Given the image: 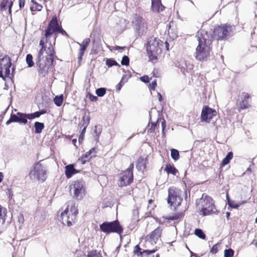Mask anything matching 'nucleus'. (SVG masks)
<instances>
[{
	"label": "nucleus",
	"instance_id": "obj_46",
	"mask_svg": "<svg viewBox=\"0 0 257 257\" xmlns=\"http://www.w3.org/2000/svg\"><path fill=\"white\" fill-rule=\"evenodd\" d=\"M27 116H28V119H33L35 118L40 117L39 114L38 113V111H36L34 113H27Z\"/></svg>",
	"mask_w": 257,
	"mask_h": 257
},
{
	"label": "nucleus",
	"instance_id": "obj_38",
	"mask_svg": "<svg viewBox=\"0 0 257 257\" xmlns=\"http://www.w3.org/2000/svg\"><path fill=\"white\" fill-rule=\"evenodd\" d=\"M106 93V89L105 88L101 87L96 90V94L99 97L103 96Z\"/></svg>",
	"mask_w": 257,
	"mask_h": 257
},
{
	"label": "nucleus",
	"instance_id": "obj_64",
	"mask_svg": "<svg viewBox=\"0 0 257 257\" xmlns=\"http://www.w3.org/2000/svg\"><path fill=\"white\" fill-rule=\"evenodd\" d=\"M124 47H120V46H116L114 47V49L115 50H123L124 49Z\"/></svg>",
	"mask_w": 257,
	"mask_h": 257
},
{
	"label": "nucleus",
	"instance_id": "obj_20",
	"mask_svg": "<svg viewBox=\"0 0 257 257\" xmlns=\"http://www.w3.org/2000/svg\"><path fill=\"white\" fill-rule=\"evenodd\" d=\"M15 116V122L26 124L28 122V116L27 113L18 112L14 114Z\"/></svg>",
	"mask_w": 257,
	"mask_h": 257
},
{
	"label": "nucleus",
	"instance_id": "obj_56",
	"mask_svg": "<svg viewBox=\"0 0 257 257\" xmlns=\"http://www.w3.org/2000/svg\"><path fill=\"white\" fill-rule=\"evenodd\" d=\"M127 77V75H123L122 76V77L121 78L120 82H122L123 84H124L125 83H126L127 81L128 77Z\"/></svg>",
	"mask_w": 257,
	"mask_h": 257
},
{
	"label": "nucleus",
	"instance_id": "obj_23",
	"mask_svg": "<svg viewBox=\"0 0 257 257\" xmlns=\"http://www.w3.org/2000/svg\"><path fill=\"white\" fill-rule=\"evenodd\" d=\"M13 3L12 1L10 0H3L1 4V9L2 10L6 11L7 10V7L9 8V12L10 13H11V9L13 6Z\"/></svg>",
	"mask_w": 257,
	"mask_h": 257
},
{
	"label": "nucleus",
	"instance_id": "obj_26",
	"mask_svg": "<svg viewBox=\"0 0 257 257\" xmlns=\"http://www.w3.org/2000/svg\"><path fill=\"white\" fill-rule=\"evenodd\" d=\"M48 26L49 27V28L54 29L56 31H58L59 26L57 18L56 17L53 18L50 21Z\"/></svg>",
	"mask_w": 257,
	"mask_h": 257
},
{
	"label": "nucleus",
	"instance_id": "obj_34",
	"mask_svg": "<svg viewBox=\"0 0 257 257\" xmlns=\"http://www.w3.org/2000/svg\"><path fill=\"white\" fill-rule=\"evenodd\" d=\"M26 60L29 67H31L34 66V63L33 61V56L31 54H29L27 55Z\"/></svg>",
	"mask_w": 257,
	"mask_h": 257
},
{
	"label": "nucleus",
	"instance_id": "obj_40",
	"mask_svg": "<svg viewBox=\"0 0 257 257\" xmlns=\"http://www.w3.org/2000/svg\"><path fill=\"white\" fill-rule=\"evenodd\" d=\"M6 209L0 205V219H2V223H4L6 220Z\"/></svg>",
	"mask_w": 257,
	"mask_h": 257
},
{
	"label": "nucleus",
	"instance_id": "obj_1",
	"mask_svg": "<svg viewBox=\"0 0 257 257\" xmlns=\"http://www.w3.org/2000/svg\"><path fill=\"white\" fill-rule=\"evenodd\" d=\"M198 45L196 48L194 56L199 61L208 60L211 51L212 37L210 33L204 30L199 31L196 34Z\"/></svg>",
	"mask_w": 257,
	"mask_h": 257
},
{
	"label": "nucleus",
	"instance_id": "obj_45",
	"mask_svg": "<svg viewBox=\"0 0 257 257\" xmlns=\"http://www.w3.org/2000/svg\"><path fill=\"white\" fill-rule=\"evenodd\" d=\"M121 64L122 65L128 66L130 64V59L127 56H123L121 61Z\"/></svg>",
	"mask_w": 257,
	"mask_h": 257
},
{
	"label": "nucleus",
	"instance_id": "obj_33",
	"mask_svg": "<svg viewBox=\"0 0 257 257\" xmlns=\"http://www.w3.org/2000/svg\"><path fill=\"white\" fill-rule=\"evenodd\" d=\"M194 233L198 237L203 239H205L206 235L202 229L199 228H196L195 230Z\"/></svg>",
	"mask_w": 257,
	"mask_h": 257
},
{
	"label": "nucleus",
	"instance_id": "obj_37",
	"mask_svg": "<svg viewBox=\"0 0 257 257\" xmlns=\"http://www.w3.org/2000/svg\"><path fill=\"white\" fill-rule=\"evenodd\" d=\"M55 30L54 29L49 28V27H47V29L45 30V37L46 38H49L52 34L56 32Z\"/></svg>",
	"mask_w": 257,
	"mask_h": 257
},
{
	"label": "nucleus",
	"instance_id": "obj_35",
	"mask_svg": "<svg viewBox=\"0 0 257 257\" xmlns=\"http://www.w3.org/2000/svg\"><path fill=\"white\" fill-rule=\"evenodd\" d=\"M40 45L41 46V49L39 51L38 55L42 56L44 51H46V48L45 46V42L43 39L40 41Z\"/></svg>",
	"mask_w": 257,
	"mask_h": 257
},
{
	"label": "nucleus",
	"instance_id": "obj_25",
	"mask_svg": "<svg viewBox=\"0 0 257 257\" xmlns=\"http://www.w3.org/2000/svg\"><path fill=\"white\" fill-rule=\"evenodd\" d=\"M165 170L168 174H171L174 175H176L178 173V171L176 169V168L171 164H167L166 165Z\"/></svg>",
	"mask_w": 257,
	"mask_h": 257
},
{
	"label": "nucleus",
	"instance_id": "obj_24",
	"mask_svg": "<svg viewBox=\"0 0 257 257\" xmlns=\"http://www.w3.org/2000/svg\"><path fill=\"white\" fill-rule=\"evenodd\" d=\"M179 66H180V68H181L182 73L184 74H185L186 72H188L189 70H191V69H192L193 67V66L192 64H190L189 63H188L187 64L186 61L183 62Z\"/></svg>",
	"mask_w": 257,
	"mask_h": 257
},
{
	"label": "nucleus",
	"instance_id": "obj_14",
	"mask_svg": "<svg viewBox=\"0 0 257 257\" xmlns=\"http://www.w3.org/2000/svg\"><path fill=\"white\" fill-rule=\"evenodd\" d=\"M163 46V43L162 41L156 38H151L148 41L147 51L161 52V49Z\"/></svg>",
	"mask_w": 257,
	"mask_h": 257
},
{
	"label": "nucleus",
	"instance_id": "obj_57",
	"mask_svg": "<svg viewBox=\"0 0 257 257\" xmlns=\"http://www.w3.org/2000/svg\"><path fill=\"white\" fill-rule=\"evenodd\" d=\"M56 32H59L61 33L63 35H67L66 32L61 27H59V29Z\"/></svg>",
	"mask_w": 257,
	"mask_h": 257
},
{
	"label": "nucleus",
	"instance_id": "obj_13",
	"mask_svg": "<svg viewBox=\"0 0 257 257\" xmlns=\"http://www.w3.org/2000/svg\"><path fill=\"white\" fill-rule=\"evenodd\" d=\"M148 30V24L145 20L141 17H137L135 19V31L139 36L145 35Z\"/></svg>",
	"mask_w": 257,
	"mask_h": 257
},
{
	"label": "nucleus",
	"instance_id": "obj_27",
	"mask_svg": "<svg viewBox=\"0 0 257 257\" xmlns=\"http://www.w3.org/2000/svg\"><path fill=\"white\" fill-rule=\"evenodd\" d=\"M35 132L36 134H40L42 130L44 128L45 125L44 123L39 121H36L34 123Z\"/></svg>",
	"mask_w": 257,
	"mask_h": 257
},
{
	"label": "nucleus",
	"instance_id": "obj_63",
	"mask_svg": "<svg viewBox=\"0 0 257 257\" xmlns=\"http://www.w3.org/2000/svg\"><path fill=\"white\" fill-rule=\"evenodd\" d=\"M90 99L92 101H95L97 99V98L96 96H91L90 97Z\"/></svg>",
	"mask_w": 257,
	"mask_h": 257
},
{
	"label": "nucleus",
	"instance_id": "obj_29",
	"mask_svg": "<svg viewBox=\"0 0 257 257\" xmlns=\"http://www.w3.org/2000/svg\"><path fill=\"white\" fill-rule=\"evenodd\" d=\"M233 158V153L232 152H230L228 153L226 157L223 159V160L222 161V165L225 166L227 164H228L230 161Z\"/></svg>",
	"mask_w": 257,
	"mask_h": 257
},
{
	"label": "nucleus",
	"instance_id": "obj_2",
	"mask_svg": "<svg viewBox=\"0 0 257 257\" xmlns=\"http://www.w3.org/2000/svg\"><path fill=\"white\" fill-rule=\"evenodd\" d=\"M48 50L50 53L48 54L44 59V57L38 55L36 64L38 67L39 75L42 77H45L48 73L50 68L53 64L54 52L53 49L49 47Z\"/></svg>",
	"mask_w": 257,
	"mask_h": 257
},
{
	"label": "nucleus",
	"instance_id": "obj_52",
	"mask_svg": "<svg viewBox=\"0 0 257 257\" xmlns=\"http://www.w3.org/2000/svg\"><path fill=\"white\" fill-rule=\"evenodd\" d=\"M12 122H15V116L14 114H11L10 119L6 122V124L9 125Z\"/></svg>",
	"mask_w": 257,
	"mask_h": 257
},
{
	"label": "nucleus",
	"instance_id": "obj_36",
	"mask_svg": "<svg viewBox=\"0 0 257 257\" xmlns=\"http://www.w3.org/2000/svg\"><path fill=\"white\" fill-rule=\"evenodd\" d=\"M136 167L139 170H141L144 169L145 168V165L144 164V161L143 159H139L137 164L136 165Z\"/></svg>",
	"mask_w": 257,
	"mask_h": 257
},
{
	"label": "nucleus",
	"instance_id": "obj_42",
	"mask_svg": "<svg viewBox=\"0 0 257 257\" xmlns=\"http://www.w3.org/2000/svg\"><path fill=\"white\" fill-rule=\"evenodd\" d=\"M87 257H102V256L96 250H93L88 252Z\"/></svg>",
	"mask_w": 257,
	"mask_h": 257
},
{
	"label": "nucleus",
	"instance_id": "obj_62",
	"mask_svg": "<svg viewBox=\"0 0 257 257\" xmlns=\"http://www.w3.org/2000/svg\"><path fill=\"white\" fill-rule=\"evenodd\" d=\"M81 127H83V129L82 130L81 132V134H83L85 135V132H86V129L87 128V126H80Z\"/></svg>",
	"mask_w": 257,
	"mask_h": 257
},
{
	"label": "nucleus",
	"instance_id": "obj_12",
	"mask_svg": "<svg viewBox=\"0 0 257 257\" xmlns=\"http://www.w3.org/2000/svg\"><path fill=\"white\" fill-rule=\"evenodd\" d=\"M162 229L160 227H158L147 236V239L145 243V247H150L157 243L159 238L161 237Z\"/></svg>",
	"mask_w": 257,
	"mask_h": 257
},
{
	"label": "nucleus",
	"instance_id": "obj_21",
	"mask_svg": "<svg viewBox=\"0 0 257 257\" xmlns=\"http://www.w3.org/2000/svg\"><path fill=\"white\" fill-rule=\"evenodd\" d=\"M95 149L92 148L90 149L88 152H86L85 154H83L78 160V162H80L82 164H84L86 162L89 161L92 157L91 155L95 153Z\"/></svg>",
	"mask_w": 257,
	"mask_h": 257
},
{
	"label": "nucleus",
	"instance_id": "obj_43",
	"mask_svg": "<svg viewBox=\"0 0 257 257\" xmlns=\"http://www.w3.org/2000/svg\"><path fill=\"white\" fill-rule=\"evenodd\" d=\"M149 57L152 61L157 60V55L161 52H147Z\"/></svg>",
	"mask_w": 257,
	"mask_h": 257
},
{
	"label": "nucleus",
	"instance_id": "obj_32",
	"mask_svg": "<svg viewBox=\"0 0 257 257\" xmlns=\"http://www.w3.org/2000/svg\"><path fill=\"white\" fill-rule=\"evenodd\" d=\"M171 156L175 161L178 160L179 159V151L176 149H172L171 150Z\"/></svg>",
	"mask_w": 257,
	"mask_h": 257
},
{
	"label": "nucleus",
	"instance_id": "obj_6",
	"mask_svg": "<svg viewBox=\"0 0 257 257\" xmlns=\"http://www.w3.org/2000/svg\"><path fill=\"white\" fill-rule=\"evenodd\" d=\"M232 35V27L226 24L216 27L213 31V38L217 40H224L228 39Z\"/></svg>",
	"mask_w": 257,
	"mask_h": 257
},
{
	"label": "nucleus",
	"instance_id": "obj_39",
	"mask_svg": "<svg viewBox=\"0 0 257 257\" xmlns=\"http://www.w3.org/2000/svg\"><path fill=\"white\" fill-rule=\"evenodd\" d=\"M234 251L231 248L226 249L224 250V257H233Z\"/></svg>",
	"mask_w": 257,
	"mask_h": 257
},
{
	"label": "nucleus",
	"instance_id": "obj_10",
	"mask_svg": "<svg viewBox=\"0 0 257 257\" xmlns=\"http://www.w3.org/2000/svg\"><path fill=\"white\" fill-rule=\"evenodd\" d=\"M180 190L178 188L170 187L168 190V203L175 207L180 205L183 200L180 196Z\"/></svg>",
	"mask_w": 257,
	"mask_h": 257
},
{
	"label": "nucleus",
	"instance_id": "obj_49",
	"mask_svg": "<svg viewBox=\"0 0 257 257\" xmlns=\"http://www.w3.org/2000/svg\"><path fill=\"white\" fill-rule=\"evenodd\" d=\"M140 80L144 83H149L150 82V78L148 75H144L140 77Z\"/></svg>",
	"mask_w": 257,
	"mask_h": 257
},
{
	"label": "nucleus",
	"instance_id": "obj_3",
	"mask_svg": "<svg viewBox=\"0 0 257 257\" xmlns=\"http://www.w3.org/2000/svg\"><path fill=\"white\" fill-rule=\"evenodd\" d=\"M78 214V209L73 201L68 203L67 207L63 211L60 216H58V220L63 224L71 226L76 219Z\"/></svg>",
	"mask_w": 257,
	"mask_h": 257
},
{
	"label": "nucleus",
	"instance_id": "obj_54",
	"mask_svg": "<svg viewBox=\"0 0 257 257\" xmlns=\"http://www.w3.org/2000/svg\"><path fill=\"white\" fill-rule=\"evenodd\" d=\"M157 86V81L155 80L150 84V89L151 90H155Z\"/></svg>",
	"mask_w": 257,
	"mask_h": 257
},
{
	"label": "nucleus",
	"instance_id": "obj_9",
	"mask_svg": "<svg viewBox=\"0 0 257 257\" xmlns=\"http://www.w3.org/2000/svg\"><path fill=\"white\" fill-rule=\"evenodd\" d=\"M70 192L74 198L81 199L85 195L84 183L80 180L73 182L70 186Z\"/></svg>",
	"mask_w": 257,
	"mask_h": 257
},
{
	"label": "nucleus",
	"instance_id": "obj_41",
	"mask_svg": "<svg viewBox=\"0 0 257 257\" xmlns=\"http://www.w3.org/2000/svg\"><path fill=\"white\" fill-rule=\"evenodd\" d=\"M101 127L100 126H95L94 133L95 134L94 137L97 140L99 138V136L101 133Z\"/></svg>",
	"mask_w": 257,
	"mask_h": 257
},
{
	"label": "nucleus",
	"instance_id": "obj_60",
	"mask_svg": "<svg viewBox=\"0 0 257 257\" xmlns=\"http://www.w3.org/2000/svg\"><path fill=\"white\" fill-rule=\"evenodd\" d=\"M162 127V131L164 132V130L166 127V121L165 120H163L161 123Z\"/></svg>",
	"mask_w": 257,
	"mask_h": 257
},
{
	"label": "nucleus",
	"instance_id": "obj_4",
	"mask_svg": "<svg viewBox=\"0 0 257 257\" xmlns=\"http://www.w3.org/2000/svg\"><path fill=\"white\" fill-rule=\"evenodd\" d=\"M196 205L203 216L208 215L217 211L213 199L205 194H202L201 198L196 200Z\"/></svg>",
	"mask_w": 257,
	"mask_h": 257
},
{
	"label": "nucleus",
	"instance_id": "obj_50",
	"mask_svg": "<svg viewBox=\"0 0 257 257\" xmlns=\"http://www.w3.org/2000/svg\"><path fill=\"white\" fill-rule=\"evenodd\" d=\"M218 245H219L218 243L214 244L211 248V249L210 250V252L214 253V254L217 253L218 252Z\"/></svg>",
	"mask_w": 257,
	"mask_h": 257
},
{
	"label": "nucleus",
	"instance_id": "obj_48",
	"mask_svg": "<svg viewBox=\"0 0 257 257\" xmlns=\"http://www.w3.org/2000/svg\"><path fill=\"white\" fill-rule=\"evenodd\" d=\"M157 250V249H153L151 250L147 249V250H144L143 251V252H144V254H145L147 255H148L149 254H151L152 253H153L155 252Z\"/></svg>",
	"mask_w": 257,
	"mask_h": 257
},
{
	"label": "nucleus",
	"instance_id": "obj_31",
	"mask_svg": "<svg viewBox=\"0 0 257 257\" xmlns=\"http://www.w3.org/2000/svg\"><path fill=\"white\" fill-rule=\"evenodd\" d=\"M106 65L108 67H111L113 66H120L115 60H114L112 58L106 59Z\"/></svg>",
	"mask_w": 257,
	"mask_h": 257
},
{
	"label": "nucleus",
	"instance_id": "obj_30",
	"mask_svg": "<svg viewBox=\"0 0 257 257\" xmlns=\"http://www.w3.org/2000/svg\"><path fill=\"white\" fill-rule=\"evenodd\" d=\"M63 101V96L61 95L60 96H56L54 98V102L57 106H60Z\"/></svg>",
	"mask_w": 257,
	"mask_h": 257
},
{
	"label": "nucleus",
	"instance_id": "obj_19",
	"mask_svg": "<svg viewBox=\"0 0 257 257\" xmlns=\"http://www.w3.org/2000/svg\"><path fill=\"white\" fill-rule=\"evenodd\" d=\"M78 172L79 171L75 169L74 164H69L65 167V174L68 179H70L73 175Z\"/></svg>",
	"mask_w": 257,
	"mask_h": 257
},
{
	"label": "nucleus",
	"instance_id": "obj_17",
	"mask_svg": "<svg viewBox=\"0 0 257 257\" xmlns=\"http://www.w3.org/2000/svg\"><path fill=\"white\" fill-rule=\"evenodd\" d=\"M90 42L89 38L85 39L82 43L80 44V48L79 52L78 63L80 64L82 59V56L84 55V52L87 47L89 45Z\"/></svg>",
	"mask_w": 257,
	"mask_h": 257
},
{
	"label": "nucleus",
	"instance_id": "obj_7",
	"mask_svg": "<svg viewBox=\"0 0 257 257\" xmlns=\"http://www.w3.org/2000/svg\"><path fill=\"white\" fill-rule=\"evenodd\" d=\"M101 231L109 234L115 232L120 234L123 231V228L117 220L111 222H104L99 225Z\"/></svg>",
	"mask_w": 257,
	"mask_h": 257
},
{
	"label": "nucleus",
	"instance_id": "obj_58",
	"mask_svg": "<svg viewBox=\"0 0 257 257\" xmlns=\"http://www.w3.org/2000/svg\"><path fill=\"white\" fill-rule=\"evenodd\" d=\"M25 0H19V7L20 9L24 8L25 6Z\"/></svg>",
	"mask_w": 257,
	"mask_h": 257
},
{
	"label": "nucleus",
	"instance_id": "obj_22",
	"mask_svg": "<svg viewBox=\"0 0 257 257\" xmlns=\"http://www.w3.org/2000/svg\"><path fill=\"white\" fill-rule=\"evenodd\" d=\"M90 120V112L88 111L87 114L84 112L81 121L79 123L80 126H88Z\"/></svg>",
	"mask_w": 257,
	"mask_h": 257
},
{
	"label": "nucleus",
	"instance_id": "obj_47",
	"mask_svg": "<svg viewBox=\"0 0 257 257\" xmlns=\"http://www.w3.org/2000/svg\"><path fill=\"white\" fill-rule=\"evenodd\" d=\"M181 217H182V215L181 213H180V214H177L175 215L170 216L167 218V219L168 220H177V219L181 218Z\"/></svg>",
	"mask_w": 257,
	"mask_h": 257
},
{
	"label": "nucleus",
	"instance_id": "obj_59",
	"mask_svg": "<svg viewBox=\"0 0 257 257\" xmlns=\"http://www.w3.org/2000/svg\"><path fill=\"white\" fill-rule=\"evenodd\" d=\"M84 137V135L80 133L79 137V139H78V141H79V143H81L83 142Z\"/></svg>",
	"mask_w": 257,
	"mask_h": 257
},
{
	"label": "nucleus",
	"instance_id": "obj_18",
	"mask_svg": "<svg viewBox=\"0 0 257 257\" xmlns=\"http://www.w3.org/2000/svg\"><path fill=\"white\" fill-rule=\"evenodd\" d=\"M165 8L161 0H152V9L153 12L160 13L163 12Z\"/></svg>",
	"mask_w": 257,
	"mask_h": 257
},
{
	"label": "nucleus",
	"instance_id": "obj_11",
	"mask_svg": "<svg viewBox=\"0 0 257 257\" xmlns=\"http://www.w3.org/2000/svg\"><path fill=\"white\" fill-rule=\"evenodd\" d=\"M12 66L11 58L7 55L0 59V77H9L10 75V68Z\"/></svg>",
	"mask_w": 257,
	"mask_h": 257
},
{
	"label": "nucleus",
	"instance_id": "obj_53",
	"mask_svg": "<svg viewBox=\"0 0 257 257\" xmlns=\"http://www.w3.org/2000/svg\"><path fill=\"white\" fill-rule=\"evenodd\" d=\"M156 126V123L155 122H152L151 127L148 129V132L150 133L153 132L155 130Z\"/></svg>",
	"mask_w": 257,
	"mask_h": 257
},
{
	"label": "nucleus",
	"instance_id": "obj_44",
	"mask_svg": "<svg viewBox=\"0 0 257 257\" xmlns=\"http://www.w3.org/2000/svg\"><path fill=\"white\" fill-rule=\"evenodd\" d=\"M142 249L140 248L139 245H137L135 247L134 252L137 254L138 256H143L144 252L141 250Z\"/></svg>",
	"mask_w": 257,
	"mask_h": 257
},
{
	"label": "nucleus",
	"instance_id": "obj_5",
	"mask_svg": "<svg viewBox=\"0 0 257 257\" xmlns=\"http://www.w3.org/2000/svg\"><path fill=\"white\" fill-rule=\"evenodd\" d=\"M48 168L43 165L41 161L37 162L31 167L29 176L33 181L44 182L47 178Z\"/></svg>",
	"mask_w": 257,
	"mask_h": 257
},
{
	"label": "nucleus",
	"instance_id": "obj_28",
	"mask_svg": "<svg viewBox=\"0 0 257 257\" xmlns=\"http://www.w3.org/2000/svg\"><path fill=\"white\" fill-rule=\"evenodd\" d=\"M31 6L30 7V9L31 11H40L43 7L41 5L38 4L34 0L31 1Z\"/></svg>",
	"mask_w": 257,
	"mask_h": 257
},
{
	"label": "nucleus",
	"instance_id": "obj_15",
	"mask_svg": "<svg viewBox=\"0 0 257 257\" xmlns=\"http://www.w3.org/2000/svg\"><path fill=\"white\" fill-rule=\"evenodd\" d=\"M251 101V97L249 93L246 92L241 93L238 96L237 101L239 109H246L250 108L251 106L250 104Z\"/></svg>",
	"mask_w": 257,
	"mask_h": 257
},
{
	"label": "nucleus",
	"instance_id": "obj_61",
	"mask_svg": "<svg viewBox=\"0 0 257 257\" xmlns=\"http://www.w3.org/2000/svg\"><path fill=\"white\" fill-rule=\"evenodd\" d=\"M38 113L39 114V116H40L41 115L45 113L46 112V110H45L44 109H42L40 111H38Z\"/></svg>",
	"mask_w": 257,
	"mask_h": 257
},
{
	"label": "nucleus",
	"instance_id": "obj_16",
	"mask_svg": "<svg viewBox=\"0 0 257 257\" xmlns=\"http://www.w3.org/2000/svg\"><path fill=\"white\" fill-rule=\"evenodd\" d=\"M216 111L209 107L204 106L201 112V118L202 121L209 122L213 116L216 115Z\"/></svg>",
	"mask_w": 257,
	"mask_h": 257
},
{
	"label": "nucleus",
	"instance_id": "obj_51",
	"mask_svg": "<svg viewBox=\"0 0 257 257\" xmlns=\"http://www.w3.org/2000/svg\"><path fill=\"white\" fill-rule=\"evenodd\" d=\"M228 205L230 207L232 208H237L239 207V205L233 201H229L228 200Z\"/></svg>",
	"mask_w": 257,
	"mask_h": 257
},
{
	"label": "nucleus",
	"instance_id": "obj_8",
	"mask_svg": "<svg viewBox=\"0 0 257 257\" xmlns=\"http://www.w3.org/2000/svg\"><path fill=\"white\" fill-rule=\"evenodd\" d=\"M134 164H131L130 167L119 175L118 185L122 187L130 185L133 181Z\"/></svg>",
	"mask_w": 257,
	"mask_h": 257
},
{
	"label": "nucleus",
	"instance_id": "obj_55",
	"mask_svg": "<svg viewBox=\"0 0 257 257\" xmlns=\"http://www.w3.org/2000/svg\"><path fill=\"white\" fill-rule=\"evenodd\" d=\"M123 84H123L122 82L120 81V82L116 86V91L117 92H119Z\"/></svg>",
	"mask_w": 257,
	"mask_h": 257
}]
</instances>
